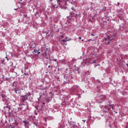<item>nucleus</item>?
Masks as SVG:
<instances>
[{
  "instance_id": "f257e3e1",
  "label": "nucleus",
  "mask_w": 128,
  "mask_h": 128,
  "mask_svg": "<svg viewBox=\"0 0 128 128\" xmlns=\"http://www.w3.org/2000/svg\"><path fill=\"white\" fill-rule=\"evenodd\" d=\"M20 98L22 102H24L25 100H26L28 98H30V94H26L25 96H21Z\"/></svg>"
},
{
  "instance_id": "f03ea898",
  "label": "nucleus",
  "mask_w": 128,
  "mask_h": 128,
  "mask_svg": "<svg viewBox=\"0 0 128 128\" xmlns=\"http://www.w3.org/2000/svg\"><path fill=\"white\" fill-rule=\"evenodd\" d=\"M21 110H28V104H22Z\"/></svg>"
},
{
  "instance_id": "7ed1b4c3",
  "label": "nucleus",
  "mask_w": 128,
  "mask_h": 128,
  "mask_svg": "<svg viewBox=\"0 0 128 128\" xmlns=\"http://www.w3.org/2000/svg\"><path fill=\"white\" fill-rule=\"evenodd\" d=\"M114 38H110V36H108V38H105L104 40H106V44H110V40H113Z\"/></svg>"
},
{
  "instance_id": "20e7f679",
  "label": "nucleus",
  "mask_w": 128,
  "mask_h": 128,
  "mask_svg": "<svg viewBox=\"0 0 128 128\" xmlns=\"http://www.w3.org/2000/svg\"><path fill=\"white\" fill-rule=\"evenodd\" d=\"M44 55L46 56V58L47 60H50V54L49 52H44L43 54V56Z\"/></svg>"
},
{
  "instance_id": "39448f33",
  "label": "nucleus",
  "mask_w": 128,
  "mask_h": 128,
  "mask_svg": "<svg viewBox=\"0 0 128 128\" xmlns=\"http://www.w3.org/2000/svg\"><path fill=\"white\" fill-rule=\"evenodd\" d=\"M14 92H16V94H22V90H20L18 89V90H14Z\"/></svg>"
},
{
  "instance_id": "423d86ee",
  "label": "nucleus",
  "mask_w": 128,
  "mask_h": 128,
  "mask_svg": "<svg viewBox=\"0 0 128 128\" xmlns=\"http://www.w3.org/2000/svg\"><path fill=\"white\" fill-rule=\"evenodd\" d=\"M35 46H36V44H34V42L30 43V48H34Z\"/></svg>"
},
{
  "instance_id": "0eeeda50",
  "label": "nucleus",
  "mask_w": 128,
  "mask_h": 128,
  "mask_svg": "<svg viewBox=\"0 0 128 128\" xmlns=\"http://www.w3.org/2000/svg\"><path fill=\"white\" fill-rule=\"evenodd\" d=\"M4 110H6V112H10V107L9 106H5L4 108Z\"/></svg>"
},
{
  "instance_id": "6e6552de",
  "label": "nucleus",
  "mask_w": 128,
  "mask_h": 128,
  "mask_svg": "<svg viewBox=\"0 0 128 128\" xmlns=\"http://www.w3.org/2000/svg\"><path fill=\"white\" fill-rule=\"evenodd\" d=\"M34 54H35V56H36L40 54V52H38L37 50H34V51L33 52Z\"/></svg>"
},
{
  "instance_id": "1a4fd4ad",
  "label": "nucleus",
  "mask_w": 128,
  "mask_h": 128,
  "mask_svg": "<svg viewBox=\"0 0 128 128\" xmlns=\"http://www.w3.org/2000/svg\"><path fill=\"white\" fill-rule=\"evenodd\" d=\"M76 88H78V86H74L70 89V90L72 92L74 90H76Z\"/></svg>"
},
{
  "instance_id": "9d476101",
  "label": "nucleus",
  "mask_w": 128,
  "mask_h": 128,
  "mask_svg": "<svg viewBox=\"0 0 128 128\" xmlns=\"http://www.w3.org/2000/svg\"><path fill=\"white\" fill-rule=\"evenodd\" d=\"M60 2H62V0H57V4L59 6H60Z\"/></svg>"
},
{
  "instance_id": "9b49d317",
  "label": "nucleus",
  "mask_w": 128,
  "mask_h": 128,
  "mask_svg": "<svg viewBox=\"0 0 128 128\" xmlns=\"http://www.w3.org/2000/svg\"><path fill=\"white\" fill-rule=\"evenodd\" d=\"M110 106L112 108V110H114V105L110 104Z\"/></svg>"
},
{
  "instance_id": "f8f14e48",
  "label": "nucleus",
  "mask_w": 128,
  "mask_h": 128,
  "mask_svg": "<svg viewBox=\"0 0 128 128\" xmlns=\"http://www.w3.org/2000/svg\"><path fill=\"white\" fill-rule=\"evenodd\" d=\"M68 42V40H61V42Z\"/></svg>"
},
{
  "instance_id": "ddd939ff",
  "label": "nucleus",
  "mask_w": 128,
  "mask_h": 128,
  "mask_svg": "<svg viewBox=\"0 0 128 128\" xmlns=\"http://www.w3.org/2000/svg\"><path fill=\"white\" fill-rule=\"evenodd\" d=\"M1 96L2 98H6V95L4 94H2Z\"/></svg>"
},
{
  "instance_id": "4468645a",
  "label": "nucleus",
  "mask_w": 128,
  "mask_h": 128,
  "mask_svg": "<svg viewBox=\"0 0 128 128\" xmlns=\"http://www.w3.org/2000/svg\"><path fill=\"white\" fill-rule=\"evenodd\" d=\"M24 126H26V124H28V122H26V121L24 120Z\"/></svg>"
},
{
  "instance_id": "2eb2a0df",
  "label": "nucleus",
  "mask_w": 128,
  "mask_h": 128,
  "mask_svg": "<svg viewBox=\"0 0 128 128\" xmlns=\"http://www.w3.org/2000/svg\"><path fill=\"white\" fill-rule=\"evenodd\" d=\"M50 50V48H46V52H48V51Z\"/></svg>"
},
{
  "instance_id": "dca6fc26",
  "label": "nucleus",
  "mask_w": 128,
  "mask_h": 128,
  "mask_svg": "<svg viewBox=\"0 0 128 128\" xmlns=\"http://www.w3.org/2000/svg\"><path fill=\"white\" fill-rule=\"evenodd\" d=\"M102 98H103V100H104L106 98V96H102Z\"/></svg>"
},
{
  "instance_id": "f3484780",
  "label": "nucleus",
  "mask_w": 128,
  "mask_h": 128,
  "mask_svg": "<svg viewBox=\"0 0 128 128\" xmlns=\"http://www.w3.org/2000/svg\"><path fill=\"white\" fill-rule=\"evenodd\" d=\"M106 10V8L104 7L103 8V10Z\"/></svg>"
},
{
  "instance_id": "a211bd4d",
  "label": "nucleus",
  "mask_w": 128,
  "mask_h": 128,
  "mask_svg": "<svg viewBox=\"0 0 128 128\" xmlns=\"http://www.w3.org/2000/svg\"><path fill=\"white\" fill-rule=\"evenodd\" d=\"M28 68L26 66H24V69L25 70H28Z\"/></svg>"
},
{
  "instance_id": "6ab92c4d",
  "label": "nucleus",
  "mask_w": 128,
  "mask_h": 128,
  "mask_svg": "<svg viewBox=\"0 0 128 128\" xmlns=\"http://www.w3.org/2000/svg\"><path fill=\"white\" fill-rule=\"evenodd\" d=\"M72 10H74V6L72 7Z\"/></svg>"
},
{
  "instance_id": "aec40b11",
  "label": "nucleus",
  "mask_w": 128,
  "mask_h": 128,
  "mask_svg": "<svg viewBox=\"0 0 128 128\" xmlns=\"http://www.w3.org/2000/svg\"><path fill=\"white\" fill-rule=\"evenodd\" d=\"M92 64H96V60H94L92 62Z\"/></svg>"
},
{
  "instance_id": "412c9836",
  "label": "nucleus",
  "mask_w": 128,
  "mask_h": 128,
  "mask_svg": "<svg viewBox=\"0 0 128 128\" xmlns=\"http://www.w3.org/2000/svg\"><path fill=\"white\" fill-rule=\"evenodd\" d=\"M68 2V0H66V1H65V4H66V2Z\"/></svg>"
},
{
  "instance_id": "4be33fe9",
  "label": "nucleus",
  "mask_w": 128,
  "mask_h": 128,
  "mask_svg": "<svg viewBox=\"0 0 128 128\" xmlns=\"http://www.w3.org/2000/svg\"><path fill=\"white\" fill-rule=\"evenodd\" d=\"M10 128H14V127H12V125H10Z\"/></svg>"
},
{
  "instance_id": "5701e85b",
  "label": "nucleus",
  "mask_w": 128,
  "mask_h": 128,
  "mask_svg": "<svg viewBox=\"0 0 128 128\" xmlns=\"http://www.w3.org/2000/svg\"><path fill=\"white\" fill-rule=\"evenodd\" d=\"M54 62H56L57 60L56 59H54V60H53Z\"/></svg>"
},
{
  "instance_id": "b1692460",
  "label": "nucleus",
  "mask_w": 128,
  "mask_h": 128,
  "mask_svg": "<svg viewBox=\"0 0 128 128\" xmlns=\"http://www.w3.org/2000/svg\"><path fill=\"white\" fill-rule=\"evenodd\" d=\"M78 38L79 40H82V37H79Z\"/></svg>"
},
{
  "instance_id": "393cba45",
  "label": "nucleus",
  "mask_w": 128,
  "mask_h": 128,
  "mask_svg": "<svg viewBox=\"0 0 128 128\" xmlns=\"http://www.w3.org/2000/svg\"><path fill=\"white\" fill-rule=\"evenodd\" d=\"M6 58H7L8 61V57H6Z\"/></svg>"
},
{
  "instance_id": "a878e982",
  "label": "nucleus",
  "mask_w": 128,
  "mask_h": 128,
  "mask_svg": "<svg viewBox=\"0 0 128 128\" xmlns=\"http://www.w3.org/2000/svg\"><path fill=\"white\" fill-rule=\"evenodd\" d=\"M62 36V38H64V36Z\"/></svg>"
},
{
  "instance_id": "bb28decb",
  "label": "nucleus",
  "mask_w": 128,
  "mask_h": 128,
  "mask_svg": "<svg viewBox=\"0 0 128 128\" xmlns=\"http://www.w3.org/2000/svg\"><path fill=\"white\" fill-rule=\"evenodd\" d=\"M50 0V2H52V0Z\"/></svg>"
},
{
  "instance_id": "cd10ccee",
  "label": "nucleus",
  "mask_w": 128,
  "mask_h": 128,
  "mask_svg": "<svg viewBox=\"0 0 128 128\" xmlns=\"http://www.w3.org/2000/svg\"><path fill=\"white\" fill-rule=\"evenodd\" d=\"M35 114H38V113H36V112H35Z\"/></svg>"
},
{
  "instance_id": "c85d7f7f",
  "label": "nucleus",
  "mask_w": 128,
  "mask_h": 128,
  "mask_svg": "<svg viewBox=\"0 0 128 128\" xmlns=\"http://www.w3.org/2000/svg\"><path fill=\"white\" fill-rule=\"evenodd\" d=\"M19 4H22V2H19Z\"/></svg>"
},
{
  "instance_id": "c756f323",
  "label": "nucleus",
  "mask_w": 128,
  "mask_h": 128,
  "mask_svg": "<svg viewBox=\"0 0 128 128\" xmlns=\"http://www.w3.org/2000/svg\"><path fill=\"white\" fill-rule=\"evenodd\" d=\"M82 42H84V40H82Z\"/></svg>"
},
{
  "instance_id": "7c9ffc66",
  "label": "nucleus",
  "mask_w": 128,
  "mask_h": 128,
  "mask_svg": "<svg viewBox=\"0 0 128 128\" xmlns=\"http://www.w3.org/2000/svg\"><path fill=\"white\" fill-rule=\"evenodd\" d=\"M74 66H75V68H76V65H74Z\"/></svg>"
},
{
  "instance_id": "2f4dec72",
  "label": "nucleus",
  "mask_w": 128,
  "mask_h": 128,
  "mask_svg": "<svg viewBox=\"0 0 128 128\" xmlns=\"http://www.w3.org/2000/svg\"><path fill=\"white\" fill-rule=\"evenodd\" d=\"M24 74H25L26 76V73H24Z\"/></svg>"
},
{
  "instance_id": "473e14b6",
  "label": "nucleus",
  "mask_w": 128,
  "mask_h": 128,
  "mask_svg": "<svg viewBox=\"0 0 128 128\" xmlns=\"http://www.w3.org/2000/svg\"><path fill=\"white\" fill-rule=\"evenodd\" d=\"M83 122H85L86 120H83Z\"/></svg>"
},
{
  "instance_id": "72a5a7b5",
  "label": "nucleus",
  "mask_w": 128,
  "mask_h": 128,
  "mask_svg": "<svg viewBox=\"0 0 128 128\" xmlns=\"http://www.w3.org/2000/svg\"><path fill=\"white\" fill-rule=\"evenodd\" d=\"M92 36H94V34H92Z\"/></svg>"
},
{
  "instance_id": "f704fd0d",
  "label": "nucleus",
  "mask_w": 128,
  "mask_h": 128,
  "mask_svg": "<svg viewBox=\"0 0 128 128\" xmlns=\"http://www.w3.org/2000/svg\"><path fill=\"white\" fill-rule=\"evenodd\" d=\"M16 10H18V9H14Z\"/></svg>"
},
{
  "instance_id": "c9c22d12",
  "label": "nucleus",
  "mask_w": 128,
  "mask_h": 128,
  "mask_svg": "<svg viewBox=\"0 0 128 128\" xmlns=\"http://www.w3.org/2000/svg\"><path fill=\"white\" fill-rule=\"evenodd\" d=\"M50 66H48V68H50Z\"/></svg>"
},
{
  "instance_id": "e433bc0d",
  "label": "nucleus",
  "mask_w": 128,
  "mask_h": 128,
  "mask_svg": "<svg viewBox=\"0 0 128 128\" xmlns=\"http://www.w3.org/2000/svg\"><path fill=\"white\" fill-rule=\"evenodd\" d=\"M43 104H44V103H43Z\"/></svg>"
},
{
  "instance_id": "4c0bfd02",
  "label": "nucleus",
  "mask_w": 128,
  "mask_h": 128,
  "mask_svg": "<svg viewBox=\"0 0 128 128\" xmlns=\"http://www.w3.org/2000/svg\"><path fill=\"white\" fill-rule=\"evenodd\" d=\"M118 12H120V10H119Z\"/></svg>"
}]
</instances>
